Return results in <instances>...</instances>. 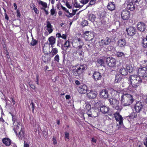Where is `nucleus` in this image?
<instances>
[{"label":"nucleus","mask_w":147,"mask_h":147,"mask_svg":"<svg viewBox=\"0 0 147 147\" xmlns=\"http://www.w3.org/2000/svg\"><path fill=\"white\" fill-rule=\"evenodd\" d=\"M132 95L128 94H123L121 96V103L124 106H128L133 102Z\"/></svg>","instance_id":"obj_1"},{"label":"nucleus","mask_w":147,"mask_h":147,"mask_svg":"<svg viewBox=\"0 0 147 147\" xmlns=\"http://www.w3.org/2000/svg\"><path fill=\"white\" fill-rule=\"evenodd\" d=\"M128 83L134 88H136L139 86L142 82V79L138 76L135 75L130 76L128 80Z\"/></svg>","instance_id":"obj_2"},{"label":"nucleus","mask_w":147,"mask_h":147,"mask_svg":"<svg viewBox=\"0 0 147 147\" xmlns=\"http://www.w3.org/2000/svg\"><path fill=\"white\" fill-rule=\"evenodd\" d=\"M9 113L12 116V120L14 126L13 130L16 135H18V133L20 131L21 128H22L20 124L17 121L15 117L11 113Z\"/></svg>","instance_id":"obj_3"},{"label":"nucleus","mask_w":147,"mask_h":147,"mask_svg":"<svg viewBox=\"0 0 147 147\" xmlns=\"http://www.w3.org/2000/svg\"><path fill=\"white\" fill-rule=\"evenodd\" d=\"M114 116L116 120L117 121L116 126L117 127V129H119L123 124V119L122 116L120 115L119 113H115Z\"/></svg>","instance_id":"obj_4"},{"label":"nucleus","mask_w":147,"mask_h":147,"mask_svg":"<svg viewBox=\"0 0 147 147\" xmlns=\"http://www.w3.org/2000/svg\"><path fill=\"white\" fill-rule=\"evenodd\" d=\"M138 74L139 76L142 77L144 80H147V68L146 67L139 68L138 69Z\"/></svg>","instance_id":"obj_5"},{"label":"nucleus","mask_w":147,"mask_h":147,"mask_svg":"<svg viewBox=\"0 0 147 147\" xmlns=\"http://www.w3.org/2000/svg\"><path fill=\"white\" fill-rule=\"evenodd\" d=\"M106 64L110 67H114L116 64V60L113 58L108 57L106 58L105 61Z\"/></svg>","instance_id":"obj_6"},{"label":"nucleus","mask_w":147,"mask_h":147,"mask_svg":"<svg viewBox=\"0 0 147 147\" xmlns=\"http://www.w3.org/2000/svg\"><path fill=\"white\" fill-rule=\"evenodd\" d=\"M147 26L143 22H140L137 24V28L138 31L144 32Z\"/></svg>","instance_id":"obj_7"},{"label":"nucleus","mask_w":147,"mask_h":147,"mask_svg":"<svg viewBox=\"0 0 147 147\" xmlns=\"http://www.w3.org/2000/svg\"><path fill=\"white\" fill-rule=\"evenodd\" d=\"M121 17L124 20H127L130 16V13L127 10L125 9L122 11L121 13Z\"/></svg>","instance_id":"obj_8"},{"label":"nucleus","mask_w":147,"mask_h":147,"mask_svg":"<svg viewBox=\"0 0 147 147\" xmlns=\"http://www.w3.org/2000/svg\"><path fill=\"white\" fill-rule=\"evenodd\" d=\"M128 71L129 73L132 72V69H130V67L129 66H127L126 68H123L121 69L119 71L120 73L123 76L127 75L128 74Z\"/></svg>","instance_id":"obj_9"},{"label":"nucleus","mask_w":147,"mask_h":147,"mask_svg":"<svg viewBox=\"0 0 147 147\" xmlns=\"http://www.w3.org/2000/svg\"><path fill=\"white\" fill-rule=\"evenodd\" d=\"M87 95L89 98L93 99L96 97L97 92L95 91L90 90L88 91Z\"/></svg>","instance_id":"obj_10"},{"label":"nucleus","mask_w":147,"mask_h":147,"mask_svg":"<svg viewBox=\"0 0 147 147\" xmlns=\"http://www.w3.org/2000/svg\"><path fill=\"white\" fill-rule=\"evenodd\" d=\"M144 105L140 101L137 102L135 106V109L137 113H139L142 109Z\"/></svg>","instance_id":"obj_11"},{"label":"nucleus","mask_w":147,"mask_h":147,"mask_svg":"<svg viewBox=\"0 0 147 147\" xmlns=\"http://www.w3.org/2000/svg\"><path fill=\"white\" fill-rule=\"evenodd\" d=\"M108 90L106 89H103L100 92V97L102 98L106 99L109 98V94Z\"/></svg>","instance_id":"obj_12"},{"label":"nucleus","mask_w":147,"mask_h":147,"mask_svg":"<svg viewBox=\"0 0 147 147\" xmlns=\"http://www.w3.org/2000/svg\"><path fill=\"white\" fill-rule=\"evenodd\" d=\"M126 31L127 32V34L130 36H133L136 33V29L134 27H129L126 29Z\"/></svg>","instance_id":"obj_13"},{"label":"nucleus","mask_w":147,"mask_h":147,"mask_svg":"<svg viewBox=\"0 0 147 147\" xmlns=\"http://www.w3.org/2000/svg\"><path fill=\"white\" fill-rule=\"evenodd\" d=\"M78 90L80 94H85L88 92L87 87L85 85H81L78 88Z\"/></svg>","instance_id":"obj_14"},{"label":"nucleus","mask_w":147,"mask_h":147,"mask_svg":"<svg viewBox=\"0 0 147 147\" xmlns=\"http://www.w3.org/2000/svg\"><path fill=\"white\" fill-rule=\"evenodd\" d=\"M109 101L110 105L113 107L119 103V101L115 98H110L109 99Z\"/></svg>","instance_id":"obj_15"},{"label":"nucleus","mask_w":147,"mask_h":147,"mask_svg":"<svg viewBox=\"0 0 147 147\" xmlns=\"http://www.w3.org/2000/svg\"><path fill=\"white\" fill-rule=\"evenodd\" d=\"M101 77L100 73L97 71L94 72L92 76L94 80L96 81L100 80Z\"/></svg>","instance_id":"obj_16"},{"label":"nucleus","mask_w":147,"mask_h":147,"mask_svg":"<svg viewBox=\"0 0 147 147\" xmlns=\"http://www.w3.org/2000/svg\"><path fill=\"white\" fill-rule=\"evenodd\" d=\"M117 44L119 47L121 48L124 47L126 45V42L124 39L121 38L118 41Z\"/></svg>","instance_id":"obj_17"},{"label":"nucleus","mask_w":147,"mask_h":147,"mask_svg":"<svg viewBox=\"0 0 147 147\" xmlns=\"http://www.w3.org/2000/svg\"><path fill=\"white\" fill-rule=\"evenodd\" d=\"M135 4L134 3L131 1L127 4L126 8L127 9L131 11H133L135 8Z\"/></svg>","instance_id":"obj_18"},{"label":"nucleus","mask_w":147,"mask_h":147,"mask_svg":"<svg viewBox=\"0 0 147 147\" xmlns=\"http://www.w3.org/2000/svg\"><path fill=\"white\" fill-rule=\"evenodd\" d=\"M18 133V136L19 139L22 140V138H25L26 136L24 134V131L22 128H21L20 131Z\"/></svg>","instance_id":"obj_19"},{"label":"nucleus","mask_w":147,"mask_h":147,"mask_svg":"<svg viewBox=\"0 0 147 147\" xmlns=\"http://www.w3.org/2000/svg\"><path fill=\"white\" fill-rule=\"evenodd\" d=\"M42 60L45 63L47 62L50 61L51 57L47 53V54H45L42 57Z\"/></svg>","instance_id":"obj_20"},{"label":"nucleus","mask_w":147,"mask_h":147,"mask_svg":"<svg viewBox=\"0 0 147 147\" xmlns=\"http://www.w3.org/2000/svg\"><path fill=\"white\" fill-rule=\"evenodd\" d=\"M100 111L103 114L107 113L109 111V108L105 106H102L100 108Z\"/></svg>","instance_id":"obj_21"},{"label":"nucleus","mask_w":147,"mask_h":147,"mask_svg":"<svg viewBox=\"0 0 147 147\" xmlns=\"http://www.w3.org/2000/svg\"><path fill=\"white\" fill-rule=\"evenodd\" d=\"M49 41V45H51V47L53 45L55 42L56 39L53 36H51L49 37L48 39Z\"/></svg>","instance_id":"obj_22"},{"label":"nucleus","mask_w":147,"mask_h":147,"mask_svg":"<svg viewBox=\"0 0 147 147\" xmlns=\"http://www.w3.org/2000/svg\"><path fill=\"white\" fill-rule=\"evenodd\" d=\"M107 8L109 10L112 11L115 8V4L113 2H110L109 3Z\"/></svg>","instance_id":"obj_23"},{"label":"nucleus","mask_w":147,"mask_h":147,"mask_svg":"<svg viewBox=\"0 0 147 147\" xmlns=\"http://www.w3.org/2000/svg\"><path fill=\"white\" fill-rule=\"evenodd\" d=\"M96 16L92 14H89L88 15V19L92 22H94L95 20Z\"/></svg>","instance_id":"obj_24"},{"label":"nucleus","mask_w":147,"mask_h":147,"mask_svg":"<svg viewBox=\"0 0 147 147\" xmlns=\"http://www.w3.org/2000/svg\"><path fill=\"white\" fill-rule=\"evenodd\" d=\"M122 79V78L120 75L118 74L115 75V83H118L121 81Z\"/></svg>","instance_id":"obj_25"},{"label":"nucleus","mask_w":147,"mask_h":147,"mask_svg":"<svg viewBox=\"0 0 147 147\" xmlns=\"http://www.w3.org/2000/svg\"><path fill=\"white\" fill-rule=\"evenodd\" d=\"M2 141L3 143L7 146H9L11 144V140L8 138H4Z\"/></svg>","instance_id":"obj_26"},{"label":"nucleus","mask_w":147,"mask_h":147,"mask_svg":"<svg viewBox=\"0 0 147 147\" xmlns=\"http://www.w3.org/2000/svg\"><path fill=\"white\" fill-rule=\"evenodd\" d=\"M93 112H94V111L92 109H90V110H88L86 112V113L89 117H95L96 116H94L93 115Z\"/></svg>","instance_id":"obj_27"},{"label":"nucleus","mask_w":147,"mask_h":147,"mask_svg":"<svg viewBox=\"0 0 147 147\" xmlns=\"http://www.w3.org/2000/svg\"><path fill=\"white\" fill-rule=\"evenodd\" d=\"M51 53H52L51 55L52 57H53L54 55H55L57 53V49L56 48H53L52 49V50L51 51V52H50V53L51 54Z\"/></svg>","instance_id":"obj_28"},{"label":"nucleus","mask_w":147,"mask_h":147,"mask_svg":"<svg viewBox=\"0 0 147 147\" xmlns=\"http://www.w3.org/2000/svg\"><path fill=\"white\" fill-rule=\"evenodd\" d=\"M142 45L144 48H147V39L143 38L142 42Z\"/></svg>","instance_id":"obj_29"},{"label":"nucleus","mask_w":147,"mask_h":147,"mask_svg":"<svg viewBox=\"0 0 147 147\" xmlns=\"http://www.w3.org/2000/svg\"><path fill=\"white\" fill-rule=\"evenodd\" d=\"M97 63L99 64L101 66H104L105 61L102 59H98L97 60Z\"/></svg>","instance_id":"obj_30"},{"label":"nucleus","mask_w":147,"mask_h":147,"mask_svg":"<svg viewBox=\"0 0 147 147\" xmlns=\"http://www.w3.org/2000/svg\"><path fill=\"white\" fill-rule=\"evenodd\" d=\"M70 42L68 40H67L65 42L63 45V46L64 47L69 48L70 47Z\"/></svg>","instance_id":"obj_31"},{"label":"nucleus","mask_w":147,"mask_h":147,"mask_svg":"<svg viewBox=\"0 0 147 147\" xmlns=\"http://www.w3.org/2000/svg\"><path fill=\"white\" fill-rule=\"evenodd\" d=\"M81 24L83 27L86 26L88 24V21L87 20H84L82 22Z\"/></svg>","instance_id":"obj_32"},{"label":"nucleus","mask_w":147,"mask_h":147,"mask_svg":"<svg viewBox=\"0 0 147 147\" xmlns=\"http://www.w3.org/2000/svg\"><path fill=\"white\" fill-rule=\"evenodd\" d=\"M93 38V34L92 33L88 35V38L86 39V40L88 41H92Z\"/></svg>","instance_id":"obj_33"},{"label":"nucleus","mask_w":147,"mask_h":147,"mask_svg":"<svg viewBox=\"0 0 147 147\" xmlns=\"http://www.w3.org/2000/svg\"><path fill=\"white\" fill-rule=\"evenodd\" d=\"M137 114L136 113L132 112L131 114L129 116V118L133 119L134 118H136L137 117Z\"/></svg>","instance_id":"obj_34"},{"label":"nucleus","mask_w":147,"mask_h":147,"mask_svg":"<svg viewBox=\"0 0 147 147\" xmlns=\"http://www.w3.org/2000/svg\"><path fill=\"white\" fill-rule=\"evenodd\" d=\"M38 43V41L35 39H33L32 38V40L30 43L31 45L33 46L35 45Z\"/></svg>","instance_id":"obj_35"},{"label":"nucleus","mask_w":147,"mask_h":147,"mask_svg":"<svg viewBox=\"0 0 147 147\" xmlns=\"http://www.w3.org/2000/svg\"><path fill=\"white\" fill-rule=\"evenodd\" d=\"M114 107L115 109L119 111H120L122 109V107L119 106V105H117L114 106Z\"/></svg>","instance_id":"obj_36"},{"label":"nucleus","mask_w":147,"mask_h":147,"mask_svg":"<svg viewBox=\"0 0 147 147\" xmlns=\"http://www.w3.org/2000/svg\"><path fill=\"white\" fill-rule=\"evenodd\" d=\"M77 39L78 41V44L79 45H84V42H83L82 40L80 38H77Z\"/></svg>","instance_id":"obj_37"},{"label":"nucleus","mask_w":147,"mask_h":147,"mask_svg":"<svg viewBox=\"0 0 147 147\" xmlns=\"http://www.w3.org/2000/svg\"><path fill=\"white\" fill-rule=\"evenodd\" d=\"M69 133L67 132L65 133V137L66 138L65 140L66 141L69 140Z\"/></svg>","instance_id":"obj_38"},{"label":"nucleus","mask_w":147,"mask_h":147,"mask_svg":"<svg viewBox=\"0 0 147 147\" xmlns=\"http://www.w3.org/2000/svg\"><path fill=\"white\" fill-rule=\"evenodd\" d=\"M92 102V104L95 106H97V105H98L100 103V101L98 102L97 100L93 101Z\"/></svg>","instance_id":"obj_39"},{"label":"nucleus","mask_w":147,"mask_h":147,"mask_svg":"<svg viewBox=\"0 0 147 147\" xmlns=\"http://www.w3.org/2000/svg\"><path fill=\"white\" fill-rule=\"evenodd\" d=\"M106 45H109L111 41V40L108 37L106 38L105 39Z\"/></svg>","instance_id":"obj_40"},{"label":"nucleus","mask_w":147,"mask_h":147,"mask_svg":"<svg viewBox=\"0 0 147 147\" xmlns=\"http://www.w3.org/2000/svg\"><path fill=\"white\" fill-rule=\"evenodd\" d=\"M118 56L121 57L123 58L125 57V55L124 53L123 52H120L118 53Z\"/></svg>","instance_id":"obj_41"},{"label":"nucleus","mask_w":147,"mask_h":147,"mask_svg":"<svg viewBox=\"0 0 147 147\" xmlns=\"http://www.w3.org/2000/svg\"><path fill=\"white\" fill-rule=\"evenodd\" d=\"M33 7V9L35 13L36 14H38L39 11L35 7V5H32Z\"/></svg>","instance_id":"obj_42"},{"label":"nucleus","mask_w":147,"mask_h":147,"mask_svg":"<svg viewBox=\"0 0 147 147\" xmlns=\"http://www.w3.org/2000/svg\"><path fill=\"white\" fill-rule=\"evenodd\" d=\"M54 60L58 62H59V55H57L55 56L54 58Z\"/></svg>","instance_id":"obj_43"},{"label":"nucleus","mask_w":147,"mask_h":147,"mask_svg":"<svg viewBox=\"0 0 147 147\" xmlns=\"http://www.w3.org/2000/svg\"><path fill=\"white\" fill-rule=\"evenodd\" d=\"M40 3L42 6L44 7H47V4L45 2H44L42 1H40Z\"/></svg>","instance_id":"obj_44"},{"label":"nucleus","mask_w":147,"mask_h":147,"mask_svg":"<svg viewBox=\"0 0 147 147\" xmlns=\"http://www.w3.org/2000/svg\"><path fill=\"white\" fill-rule=\"evenodd\" d=\"M47 27L48 29L51 28H52V26L50 22L49 21H47Z\"/></svg>","instance_id":"obj_45"},{"label":"nucleus","mask_w":147,"mask_h":147,"mask_svg":"<svg viewBox=\"0 0 147 147\" xmlns=\"http://www.w3.org/2000/svg\"><path fill=\"white\" fill-rule=\"evenodd\" d=\"M89 1V0H81L80 1L81 3L83 4H86Z\"/></svg>","instance_id":"obj_46"},{"label":"nucleus","mask_w":147,"mask_h":147,"mask_svg":"<svg viewBox=\"0 0 147 147\" xmlns=\"http://www.w3.org/2000/svg\"><path fill=\"white\" fill-rule=\"evenodd\" d=\"M30 105L31 106V108H32V112L33 113H34L35 106H34V102H32L30 106Z\"/></svg>","instance_id":"obj_47"},{"label":"nucleus","mask_w":147,"mask_h":147,"mask_svg":"<svg viewBox=\"0 0 147 147\" xmlns=\"http://www.w3.org/2000/svg\"><path fill=\"white\" fill-rule=\"evenodd\" d=\"M5 53L6 55H7V59H10V57L9 56V53L8 51L7 50H6L5 52Z\"/></svg>","instance_id":"obj_48"},{"label":"nucleus","mask_w":147,"mask_h":147,"mask_svg":"<svg viewBox=\"0 0 147 147\" xmlns=\"http://www.w3.org/2000/svg\"><path fill=\"white\" fill-rule=\"evenodd\" d=\"M86 109L88 110L91 109V106L89 104H87L85 106Z\"/></svg>","instance_id":"obj_49"},{"label":"nucleus","mask_w":147,"mask_h":147,"mask_svg":"<svg viewBox=\"0 0 147 147\" xmlns=\"http://www.w3.org/2000/svg\"><path fill=\"white\" fill-rule=\"evenodd\" d=\"M96 0H91L89 4L92 5L94 4L95 3V1Z\"/></svg>","instance_id":"obj_50"},{"label":"nucleus","mask_w":147,"mask_h":147,"mask_svg":"<svg viewBox=\"0 0 147 147\" xmlns=\"http://www.w3.org/2000/svg\"><path fill=\"white\" fill-rule=\"evenodd\" d=\"M51 14L52 16L54 15L55 13V9L53 8L51 9Z\"/></svg>","instance_id":"obj_51"},{"label":"nucleus","mask_w":147,"mask_h":147,"mask_svg":"<svg viewBox=\"0 0 147 147\" xmlns=\"http://www.w3.org/2000/svg\"><path fill=\"white\" fill-rule=\"evenodd\" d=\"M74 6L76 8H80L82 6H81L80 5L78 4L76 2L74 4Z\"/></svg>","instance_id":"obj_52"},{"label":"nucleus","mask_w":147,"mask_h":147,"mask_svg":"<svg viewBox=\"0 0 147 147\" xmlns=\"http://www.w3.org/2000/svg\"><path fill=\"white\" fill-rule=\"evenodd\" d=\"M107 49L108 51H111L114 49V47L112 46L109 45Z\"/></svg>","instance_id":"obj_53"},{"label":"nucleus","mask_w":147,"mask_h":147,"mask_svg":"<svg viewBox=\"0 0 147 147\" xmlns=\"http://www.w3.org/2000/svg\"><path fill=\"white\" fill-rule=\"evenodd\" d=\"M16 13H17V16L19 18H20V17L21 15L20 14V12L19 10L18 9L17 10Z\"/></svg>","instance_id":"obj_54"},{"label":"nucleus","mask_w":147,"mask_h":147,"mask_svg":"<svg viewBox=\"0 0 147 147\" xmlns=\"http://www.w3.org/2000/svg\"><path fill=\"white\" fill-rule=\"evenodd\" d=\"M78 70H76V71H73V75H75V76H77L78 75Z\"/></svg>","instance_id":"obj_55"},{"label":"nucleus","mask_w":147,"mask_h":147,"mask_svg":"<svg viewBox=\"0 0 147 147\" xmlns=\"http://www.w3.org/2000/svg\"><path fill=\"white\" fill-rule=\"evenodd\" d=\"M69 13V16L66 15L67 16L68 18H69L70 17H72L74 15L73 14V13H70L69 12H67Z\"/></svg>","instance_id":"obj_56"},{"label":"nucleus","mask_w":147,"mask_h":147,"mask_svg":"<svg viewBox=\"0 0 147 147\" xmlns=\"http://www.w3.org/2000/svg\"><path fill=\"white\" fill-rule=\"evenodd\" d=\"M102 44L103 45H106V40L103 39H102L101 41Z\"/></svg>","instance_id":"obj_57"},{"label":"nucleus","mask_w":147,"mask_h":147,"mask_svg":"<svg viewBox=\"0 0 147 147\" xmlns=\"http://www.w3.org/2000/svg\"><path fill=\"white\" fill-rule=\"evenodd\" d=\"M61 8L64 11H66L67 12H69V11L68 10H67L66 8L65 7L62 6V5L61 6Z\"/></svg>","instance_id":"obj_58"},{"label":"nucleus","mask_w":147,"mask_h":147,"mask_svg":"<svg viewBox=\"0 0 147 147\" xmlns=\"http://www.w3.org/2000/svg\"><path fill=\"white\" fill-rule=\"evenodd\" d=\"M84 53L82 51H81V52L79 53V55L82 56V57H84Z\"/></svg>","instance_id":"obj_59"},{"label":"nucleus","mask_w":147,"mask_h":147,"mask_svg":"<svg viewBox=\"0 0 147 147\" xmlns=\"http://www.w3.org/2000/svg\"><path fill=\"white\" fill-rule=\"evenodd\" d=\"M38 77H39V76L38 75H36V84L38 85L39 84L38 82Z\"/></svg>","instance_id":"obj_60"},{"label":"nucleus","mask_w":147,"mask_h":147,"mask_svg":"<svg viewBox=\"0 0 147 147\" xmlns=\"http://www.w3.org/2000/svg\"><path fill=\"white\" fill-rule=\"evenodd\" d=\"M25 142H26L24 141V147H30L29 145L27 143H25Z\"/></svg>","instance_id":"obj_61"},{"label":"nucleus","mask_w":147,"mask_h":147,"mask_svg":"<svg viewBox=\"0 0 147 147\" xmlns=\"http://www.w3.org/2000/svg\"><path fill=\"white\" fill-rule=\"evenodd\" d=\"M56 36L58 38L61 37V34L59 33H57L56 34Z\"/></svg>","instance_id":"obj_62"},{"label":"nucleus","mask_w":147,"mask_h":147,"mask_svg":"<svg viewBox=\"0 0 147 147\" xmlns=\"http://www.w3.org/2000/svg\"><path fill=\"white\" fill-rule=\"evenodd\" d=\"M66 5L67 7L69 9H71V6L68 3H66Z\"/></svg>","instance_id":"obj_63"},{"label":"nucleus","mask_w":147,"mask_h":147,"mask_svg":"<svg viewBox=\"0 0 147 147\" xmlns=\"http://www.w3.org/2000/svg\"><path fill=\"white\" fill-rule=\"evenodd\" d=\"M61 38H62L63 39H66V36L65 34H63V35L61 36Z\"/></svg>","instance_id":"obj_64"}]
</instances>
